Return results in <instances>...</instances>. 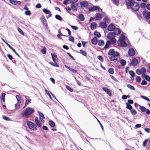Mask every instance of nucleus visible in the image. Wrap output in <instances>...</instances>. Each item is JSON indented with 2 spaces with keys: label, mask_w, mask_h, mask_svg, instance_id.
Returning <instances> with one entry per match:
<instances>
[{
  "label": "nucleus",
  "mask_w": 150,
  "mask_h": 150,
  "mask_svg": "<svg viewBox=\"0 0 150 150\" xmlns=\"http://www.w3.org/2000/svg\"><path fill=\"white\" fill-rule=\"evenodd\" d=\"M134 105L139 112L144 113V115L145 116L150 115V110L149 109L146 108L144 106L140 105L136 102L134 103Z\"/></svg>",
  "instance_id": "f257e3e1"
},
{
  "label": "nucleus",
  "mask_w": 150,
  "mask_h": 150,
  "mask_svg": "<svg viewBox=\"0 0 150 150\" xmlns=\"http://www.w3.org/2000/svg\"><path fill=\"white\" fill-rule=\"evenodd\" d=\"M35 112V110L33 108L28 107L21 112L20 115L23 117L27 118L29 115Z\"/></svg>",
  "instance_id": "f03ea898"
},
{
  "label": "nucleus",
  "mask_w": 150,
  "mask_h": 150,
  "mask_svg": "<svg viewBox=\"0 0 150 150\" xmlns=\"http://www.w3.org/2000/svg\"><path fill=\"white\" fill-rule=\"evenodd\" d=\"M27 125L29 128L31 130L35 131L38 129V127L36 125L31 121H28L27 122Z\"/></svg>",
  "instance_id": "7ed1b4c3"
},
{
  "label": "nucleus",
  "mask_w": 150,
  "mask_h": 150,
  "mask_svg": "<svg viewBox=\"0 0 150 150\" xmlns=\"http://www.w3.org/2000/svg\"><path fill=\"white\" fill-rule=\"evenodd\" d=\"M120 55L119 53L117 51L115 52V54L109 57V59L111 61L115 62L118 61V57Z\"/></svg>",
  "instance_id": "20e7f679"
},
{
  "label": "nucleus",
  "mask_w": 150,
  "mask_h": 150,
  "mask_svg": "<svg viewBox=\"0 0 150 150\" xmlns=\"http://www.w3.org/2000/svg\"><path fill=\"white\" fill-rule=\"evenodd\" d=\"M102 90L108 94L111 97L112 96V91L110 89H109L105 87H102Z\"/></svg>",
  "instance_id": "39448f33"
},
{
  "label": "nucleus",
  "mask_w": 150,
  "mask_h": 150,
  "mask_svg": "<svg viewBox=\"0 0 150 150\" xmlns=\"http://www.w3.org/2000/svg\"><path fill=\"white\" fill-rule=\"evenodd\" d=\"M100 10L101 11H102V10L99 6H94L89 9V11H99Z\"/></svg>",
  "instance_id": "423d86ee"
},
{
  "label": "nucleus",
  "mask_w": 150,
  "mask_h": 150,
  "mask_svg": "<svg viewBox=\"0 0 150 150\" xmlns=\"http://www.w3.org/2000/svg\"><path fill=\"white\" fill-rule=\"evenodd\" d=\"M131 8L134 11H137L139 9V6L138 4L136 2L131 7Z\"/></svg>",
  "instance_id": "0eeeda50"
},
{
  "label": "nucleus",
  "mask_w": 150,
  "mask_h": 150,
  "mask_svg": "<svg viewBox=\"0 0 150 150\" xmlns=\"http://www.w3.org/2000/svg\"><path fill=\"white\" fill-rule=\"evenodd\" d=\"M38 113L40 120L42 122H45V117L43 114L40 111H38Z\"/></svg>",
  "instance_id": "6e6552de"
},
{
  "label": "nucleus",
  "mask_w": 150,
  "mask_h": 150,
  "mask_svg": "<svg viewBox=\"0 0 150 150\" xmlns=\"http://www.w3.org/2000/svg\"><path fill=\"white\" fill-rule=\"evenodd\" d=\"M142 14L144 18L146 19H148L150 18V12L145 11L143 12Z\"/></svg>",
  "instance_id": "1a4fd4ad"
},
{
  "label": "nucleus",
  "mask_w": 150,
  "mask_h": 150,
  "mask_svg": "<svg viewBox=\"0 0 150 150\" xmlns=\"http://www.w3.org/2000/svg\"><path fill=\"white\" fill-rule=\"evenodd\" d=\"M9 2L11 4L16 6H19L21 4V2L15 0H10Z\"/></svg>",
  "instance_id": "9d476101"
},
{
  "label": "nucleus",
  "mask_w": 150,
  "mask_h": 150,
  "mask_svg": "<svg viewBox=\"0 0 150 150\" xmlns=\"http://www.w3.org/2000/svg\"><path fill=\"white\" fill-rule=\"evenodd\" d=\"M25 105L23 107V108L26 105L29 104L31 103V99L29 98V96H25Z\"/></svg>",
  "instance_id": "9b49d317"
},
{
  "label": "nucleus",
  "mask_w": 150,
  "mask_h": 150,
  "mask_svg": "<svg viewBox=\"0 0 150 150\" xmlns=\"http://www.w3.org/2000/svg\"><path fill=\"white\" fill-rule=\"evenodd\" d=\"M125 2L127 6L131 7L135 3V2L134 1V0H126Z\"/></svg>",
  "instance_id": "f8f14e48"
},
{
  "label": "nucleus",
  "mask_w": 150,
  "mask_h": 150,
  "mask_svg": "<svg viewBox=\"0 0 150 150\" xmlns=\"http://www.w3.org/2000/svg\"><path fill=\"white\" fill-rule=\"evenodd\" d=\"M115 28V25L113 23H111L108 26L107 29L108 31H113Z\"/></svg>",
  "instance_id": "ddd939ff"
},
{
  "label": "nucleus",
  "mask_w": 150,
  "mask_h": 150,
  "mask_svg": "<svg viewBox=\"0 0 150 150\" xmlns=\"http://www.w3.org/2000/svg\"><path fill=\"white\" fill-rule=\"evenodd\" d=\"M128 53L129 56H132L135 54V52L133 49L131 48L129 50Z\"/></svg>",
  "instance_id": "4468645a"
},
{
  "label": "nucleus",
  "mask_w": 150,
  "mask_h": 150,
  "mask_svg": "<svg viewBox=\"0 0 150 150\" xmlns=\"http://www.w3.org/2000/svg\"><path fill=\"white\" fill-rule=\"evenodd\" d=\"M138 63V60L136 58L133 59L132 61L131 64L133 66H135Z\"/></svg>",
  "instance_id": "2eb2a0df"
},
{
  "label": "nucleus",
  "mask_w": 150,
  "mask_h": 150,
  "mask_svg": "<svg viewBox=\"0 0 150 150\" xmlns=\"http://www.w3.org/2000/svg\"><path fill=\"white\" fill-rule=\"evenodd\" d=\"M6 95V94L4 93H2L1 94L0 96V99L1 100V102H2L3 103H5V97Z\"/></svg>",
  "instance_id": "dca6fc26"
},
{
  "label": "nucleus",
  "mask_w": 150,
  "mask_h": 150,
  "mask_svg": "<svg viewBox=\"0 0 150 150\" xmlns=\"http://www.w3.org/2000/svg\"><path fill=\"white\" fill-rule=\"evenodd\" d=\"M116 35L115 33L114 32H111L109 33L107 35V37L108 38H114Z\"/></svg>",
  "instance_id": "f3484780"
},
{
  "label": "nucleus",
  "mask_w": 150,
  "mask_h": 150,
  "mask_svg": "<svg viewBox=\"0 0 150 150\" xmlns=\"http://www.w3.org/2000/svg\"><path fill=\"white\" fill-rule=\"evenodd\" d=\"M107 26V25L105 22H100L99 24V27L103 29L106 28Z\"/></svg>",
  "instance_id": "a211bd4d"
},
{
  "label": "nucleus",
  "mask_w": 150,
  "mask_h": 150,
  "mask_svg": "<svg viewBox=\"0 0 150 150\" xmlns=\"http://www.w3.org/2000/svg\"><path fill=\"white\" fill-rule=\"evenodd\" d=\"M48 123L49 125L52 128L54 127L55 125V124L54 122L51 120H50L49 122Z\"/></svg>",
  "instance_id": "6ab92c4d"
},
{
  "label": "nucleus",
  "mask_w": 150,
  "mask_h": 150,
  "mask_svg": "<svg viewBox=\"0 0 150 150\" xmlns=\"http://www.w3.org/2000/svg\"><path fill=\"white\" fill-rule=\"evenodd\" d=\"M116 35H118L121 33V30L119 28H115L113 30Z\"/></svg>",
  "instance_id": "aec40b11"
},
{
  "label": "nucleus",
  "mask_w": 150,
  "mask_h": 150,
  "mask_svg": "<svg viewBox=\"0 0 150 150\" xmlns=\"http://www.w3.org/2000/svg\"><path fill=\"white\" fill-rule=\"evenodd\" d=\"M80 4L81 6L82 7H86L88 5V3L87 2L85 1H82L81 2Z\"/></svg>",
  "instance_id": "412c9836"
},
{
  "label": "nucleus",
  "mask_w": 150,
  "mask_h": 150,
  "mask_svg": "<svg viewBox=\"0 0 150 150\" xmlns=\"http://www.w3.org/2000/svg\"><path fill=\"white\" fill-rule=\"evenodd\" d=\"M102 18L101 15L99 13L96 14L95 18L96 20H100Z\"/></svg>",
  "instance_id": "4be33fe9"
},
{
  "label": "nucleus",
  "mask_w": 150,
  "mask_h": 150,
  "mask_svg": "<svg viewBox=\"0 0 150 150\" xmlns=\"http://www.w3.org/2000/svg\"><path fill=\"white\" fill-rule=\"evenodd\" d=\"M51 55L53 62H56L57 60L56 59L57 58V55L54 53H51Z\"/></svg>",
  "instance_id": "5701e85b"
},
{
  "label": "nucleus",
  "mask_w": 150,
  "mask_h": 150,
  "mask_svg": "<svg viewBox=\"0 0 150 150\" xmlns=\"http://www.w3.org/2000/svg\"><path fill=\"white\" fill-rule=\"evenodd\" d=\"M129 74L130 75L131 77V79L132 80L134 79V78L135 76V73L133 71L130 70L129 71Z\"/></svg>",
  "instance_id": "b1692460"
},
{
  "label": "nucleus",
  "mask_w": 150,
  "mask_h": 150,
  "mask_svg": "<svg viewBox=\"0 0 150 150\" xmlns=\"http://www.w3.org/2000/svg\"><path fill=\"white\" fill-rule=\"evenodd\" d=\"M92 43L94 45H96L98 42L97 38L96 37L93 38L91 40Z\"/></svg>",
  "instance_id": "393cba45"
},
{
  "label": "nucleus",
  "mask_w": 150,
  "mask_h": 150,
  "mask_svg": "<svg viewBox=\"0 0 150 150\" xmlns=\"http://www.w3.org/2000/svg\"><path fill=\"white\" fill-rule=\"evenodd\" d=\"M142 76L143 78H144L147 81H150V77L148 75H146L145 74H143Z\"/></svg>",
  "instance_id": "a878e982"
},
{
  "label": "nucleus",
  "mask_w": 150,
  "mask_h": 150,
  "mask_svg": "<svg viewBox=\"0 0 150 150\" xmlns=\"http://www.w3.org/2000/svg\"><path fill=\"white\" fill-rule=\"evenodd\" d=\"M115 53V52L114 50L113 49H111L108 51V55L111 56L113 55Z\"/></svg>",
  "instance_id": "bb28decb"
},
{
  "label": "nucleus",
  "mask_w": 150,
  "mask_h": 150,
  "mask_svg": "<svg viewBox=\"0 0 150 150\" xmlns=\"http://www.w3.org/2000/svg\"><path fill=\"white\" fill-rule=\"evenodd\" d=\"M97 24L95 22L92 23H91L90 28L92 30H93L96 28Z\"/></svg>",
  "instance_id": "cd10ccee"
},
{
  "label": "nucleus",
  "mask_w": 150,
  "mask_h": 150,
  "mask_svg": "<svg viewBox=\"0 0 150 150\" xmlns=\"http://www.w3.org/2000/svg\"><path fill=\"white\" fill-rule=\"evenodd\" d=\"M2 118L4 120H5L7 121H12L11 119L8 117L5 116L3 115H2Z\"/></svg>",
  "instance_id": "c85d7f7f"
},
{
  "label": "nucleus",
  "mask_w": 150,
  "mask_h": 150,
  "mask_svg": "<svg viewBox=\"0 0 150 150\" xmlns=\"http://www.w3.org/2000/svg\"><path fill=\"white\" fill-rule=\"evenodd\" d=\"M71 9L73 11H77V8L76 6L73 4H71L70 6Z\"/></svg>",
  "instance_id": "c756f323"
},
{
  "label": "nucleus",
  "mask_w": 150,
  "mask_h": 150,
  "mask_svg": "<svg viewBox=\"0 0 150 150\" xmlns=\"http://www.w3.org/2000/svg\"><path fill=\"white\" fill-rule=\"evenodd\" d=\"M35 124L37 126V127H40L42 125V123L40 122L39 120L34 122Z\"/></svg>",
  "instance_id": "7c9ffc66"
},
{
  "label": "nucleus",
  "mask_w": 150,
  "mask_h": 150,
  "mask_svg": "<svg viewBox=\"0 0 150 150\" xmlns=\"http://www.w3.org/2000/svg\"><path fill=\"white\" fill-rule=\"evenodd\" d=\"M120 43L121 46L126 47L127 46V44L125 40L120 41Z\"/></svg>",
  "instance_id": "2f4dec72"
},
{
  "label": "nucleus",
  "mask_w": 150,
  "mask_h": 150,
  "mask_svg": "<svg viewBox=\"0 0 150 150\" xmlns=\"http://www.w3.org/2000/svg\"><path fill=\"white\" fill-rule=\"evenodd\" d=\"M131 114L132 115H134L137 114V112L136 110L133 108L130 110Z\"/></svg>",
  "instance_id": "473e14b6"
},
{
  "label": "nucleus",
  "mask_w": 150,
  "mask_h": 150,
  "mask_svg": "<svg viewBox=\"0 0 150 150\" xmlns=\"http://www.w3.org/2000/svg\"><path fill=\"white\" fill-rule=\"evenodd\" d=\"M125 104L126 105V108L130 110L133 108L131 104H128V103H125Z\"/></svg>",
  "instance_id": "72a5a7b5"
},
{
  "label": "nucleus",
  "mask_w": 150,
  "mask_h": 150,
  "mask_svg": "<svg viewBox=\"0 0 150 150\" xmlns=\"http://www.w3.org/2000/svg\"><path fill=\"white\" fill-rule=\"evenodd\" d=\"M105 42L103 40H99L98 41V45L100 46L103 45H104Z\"/></svg>",
  "instance_id": "f704fd0d"
},
{
  "label": "nucleus",
  "mask_w": 150,
  "mask_h": 150,
  "mask_svg": "<svg viewBox=\"0 0 150 150\" xmlns=\"http://www.w3.org/2000/svg\"><path fill=\"white\" fill-rule=\"evenodd\" d=\"M125 36L123 34H121L120 36V37L119 38V40L120 41L125 40Z\"/></svg>",
  "instance_id": "c9c22d12"
},
{
  "label": "nucleus",
  "mask_w": 150,
  "mask_h": 150,
  "mask_svg": "<svg viewBox=\"0 0 150 150\" xmlns=\"http://www.w3.org/2000/svg\"><path fill=\"white\" fill-rule=\"evenodd\" d=\"M110 44V41H109V40L107 41L106 44L105 45L104 48L105 49H106L108 48L109 47Z\"/></svg>",
  "instance_id": "e433bc0d"
},
{
  "label": "nucleus",
  "mask_w": 150,
  "mask_h": 150,
  "mask_svg": "<svg viewBox=\"0 0 150 150\" xmlns=\"http://www.w3.org/2000/svg\"><path fill=\"white\" fill-rule=\"evenodd\" d=\"M140 97L141 98L145 100L150 102V99H149L148 97L142 95H140Z\"/></svg>",
  "instance_id": "4c0bfd02"
},
{
  "label": "nucleus",
  "mask_w": 150,
  "mask_h": 150,
  "mask_svg": "<svg viewBox=\"0 0 150 150\" xmlns=\"http://www.w3.org/2000/svg\"><path fill=\"white\" fill-rule=\"evenodd\" d=\"M120 63L122 66H124L126 64V62L125 60L123 59H122L120 60Z\"/></svg>",
  "instance_id": "58836bf2"
},
{
  "label": "nucleus",
  "mask_w": 150,
  "mask_h": 150,
  "mask_svg": "<svg viewBox=\"0 0 150 150\" xmlns=\"http://www.w3.org/2000/svg\"><path fill=\"white\" fill-rule=\"evenodd\" d=\"M79 19L81 21H84L85 18L83 14H81L79 15Z\"/></svg>",
  "instance_id": "ea45409f"
},
{
  "label": "nucleus",
  "mask_w": 150,
  "mask_h": 150,
  "mask_svg": "<svg viewBox=\"0 0 150 150\" xmlns=\"http://www.w3.org/2000/svg\"><path fill=\"white\" fill-rule=\"evenodd\" d=\"M41 20L44 25L46 23H47L46 20L44 16L41 18Z\"/></svg>",
  "instance_id": "a19ab883"
},
{
  "label": "nucleus",
  "mask_w": 150,
  "mask_h": 150,
  "mask_svg": "<svg viewBox=\"0 0 150 150\" xmlns=\"http://www.w3.org/2000/svg\"><path fill=\"white\" fill-rule=\"evenodd\" d=\"M103 21H104V22H105L106 23L109 22L110 21V19L108 16H106L104 18Z\"/></svg>",
  "instance_id": "79ce46f5"
},
{
  "label": "nucleus",
  "mask_w": 150,
  "mask_h": 150,
  "mask_svg": "<svg viewBox=\"0 0 150 150\" xmlns=\"http://www.w3.org/2000/svg\"><path fill=\"white\" fill-rule=\"evenodd\" d=\"M65 87L68 90V91H70L71 92H72L73 91V89L70 87L68 85H65Z\"/></svg>",
  "instance_id": "37998d69"
},
{
  "label": "nucleus",
  "mask_w": 150,
  "mask_h": 150,
  "mask_svg": "<svg viewBox=\"0 0 150 150\" xmlns=\"http://www.w3.org/2000/svg\"><path fill=\"white\" fill-rule=\"evenodd\" d=\"M16 98L17 99L18 103H21V98L20 96L18 95H16Z\"/></svg>",
  "instance_id": "c03bdc74"
},
{
  "label": "nucleus",
  "mask_w": 150,
  "mask_h": 150,
  "mask_svg": "<svg viewBox=\"0 0 150 150\" xmlns=\"http://www.w3.org/2000/svg\"><path fill=\"white\" fill-rule=\"evenodd\" d=\"M110 40V42H111V43L112 44H114L116 42V40L115 39V38H108Z\"/></svg>",
  "instance_id": "a18cd8bd"
},
{
  "label": "nucleus",
  "mask_w": 150,
  "mask_h": 150,
  "mask_svg": "<svg viewBox=\"0 0 150 150\" xmlns=\"http://www.w3.org/2000/svg\"><path fill=\"white\" fill-rule=\"evenodd\" d=\"M95 117L97 121H98V122L99 124L100 125L101 129L103 131L104 130V128H103V127L102 125V124L99 121V120L95 116Z\"/></svg>",
  "instance_id": "49530a36"
},
{
  "label": "nucleus",
  "mask_w": 150,
  "mask_h": 150,
  "mask_svg": "<svg viewBox=\"0 0 150 150\" xmlns=\"http://www.w3.org/2000/svg\"><path fill=\"white\" fill-rule=\"evenodd\" d=\"M55 18L59 21H61L62 19V17L59 15L57 14L55 16Z\"/></svg>",
  "instance_id": "de8ad7c7"
},
{
  "label": "nucleus",
  "mask_w": 150,
  "mask_h": 150,
  "mask_svg": "<svg viewBox=\"0 0 150 150\" xmlns=\"http://www.w3.org/2000/svg\"><path fill=\"white\" fill-rule=\"evenodd\" d=\"M94 34L95 35L97 36L98 37H100L101 36L100 33L96 31H95Z\"/></svg>",
  "instance_id": "09e8293b"
},
{
  "label": "nucleus",
  "mask_w": 150,
  "mask_h": 150,
  "mask_svg": "<svg viewBox=\"0 0 150 150\" xmlns=\"http://www.w3.org/2000/svg\"><path fill=\"white\" fill-rule=\"evenodd\" d=\"M127 86L131 90H135V87L132 85H127Z\"/></svg>",
  "instance_id": "8fccbe9b"
},
{
  "label": "nucleus",
  "mask_w": 150,
  "mask_h": 150,
  "mask_svg": "<svg viewBox=\"0 0 150 150\" xmlns=\"http://www.w3.org/2000/svg\"><path fill=\"white\" fill-rule=\"evenodd\" d=\"M49 63L53 66L57 67H59V65L56 63V62H54V63H53L52 62H50Z\"/></svg>",
  "instance_id": "3c124183"
},
{
  "label": "nucleus",
  "mask_w": 150,
  "mask_h": 150,
  "mask_svg": "<svg viewBox=\"0 0 150 150\" xmlns=\"http://www.w3.org/2000/svg\"><path fill=\"white\" fill-rule=\"evenodd\" d=\"M43 12L46 14H48L51 12L50 11L46 8H44L43 10Z\"/></svg>",
  "instance_id": "603ef678"
},
{
  "label": "nucleus",
  "mask_w": 150,
  "mask_h": 150,
  "mask_svg": "<svg viewBox=\"0 0 150 150\" xmlns=\"http://www.w3.org/2000/svg\"><path fill=\"white\" fill-rule=\"evenodd\" d=\"M79 53L84 56H86V53L85 51L80 50Z\"/></svg>",
  "instance_id": "864d4df0"
},
{
  "label": "nucleus",
  "mask_w": 150,
  "mask_h": 150,
  "mask_svg": "<svg viewBox=\"0 0 150 150\" xmlns=\"http://www.w3.org/2000/svg\"><path fill=\"white\" fill-rule=\"evenodd\" d=\"M41 52L44 54L46 53V48L45 47H44L41 50Z\"/></svg>",
  "instance_id": "5fc2aeb1"
},
{
  "label": "nucleus",
  "mask_w": 150,
  "mask_h": 150,
  "mask_svg": "<svg viewBox=\"0 0 150 150\" xmlns=\"http://www.w3.org/2000/svg\"><path fill=\"white\" fill-rule=\"evenodd\" d=\"M134 103L133 100L132 99H128L127 100V102L126 103H128V104H132Z\"/></svg>",
  "instance_id": "6e6d98bb"
},
{
  "label": "nucleus",
  "mask_w": 150,
  "mask_h": 150,
  "mask_svg": "<svg viewBox=\"0 0 150 150\" xmlns=\"http://www.w3.org/2000/svg\"><path fill=\"white\" fill-rule=\"evenodd\" d=\"M112 1L114 4L118 5V4L119 2V0H112Z\"/></svg>",
  "instance_id": "4d7b16f0"
},
{
  "label": "nucleus",
  "mask_w": 150,
  "mask_h": 150,
  "mask_svg": "<svg viewBox=\"0 0 150 150\" xmlns=\"http://www.w3.org/2000/svg\"><path fill=\"white\" fill-rule=\"evenodd\" d=\"M98 59L101 62H102L103 61V57L100 55L98 56L97 57Z\"/></svg>",
  "instance_id": "13d9d810"
},
{
  "label": "nucleus",
  "mask_w": 150,
  "mask_h": 150,
  "mask_svg": "<svg viewBox=\"0 0 150 150\" xmlns=\"http://www.w3.org/2000/svg\"><path fill=\"white\" fill-rule=\"evenodd\" d=\"M108 71L110 74H112L114 73L113 69L112 68H110L108 69Z\"/></svg>",
  "instance_id": "bf43d9fd"
},
{
  "label": "nucleus",
  "mask_w": 150,
  "mask_h": 150,
  "mask_svg": "<svg viewBox=\"0 0 150 150\" xmlns=\"http://www.w3.org/2000/svg\"><path fill=\"white\" fill-rule=\"evenodd\" d=\"M1 103L2 105L3 108L5 110H6L7 108H6V105H5V103H3V102H1Z\"/></svg>",
  "instance_id": "052dcab7"
},
{
  "label": "nucleus",
  "mask_w": 150,
  "mask_h": 150,
  "mask_svg": "<svg viewBox=\"0 0 150 150\" xmlns=\"http://www.w3.org/2000/svg\"><path fill=\"white\" fill-rule=\"evenodd\" d=\"M15 109H16L18 110L19 109L20 107V104L18 103H16L15 105Z\"/></svg>",
  "instance_id": "680f3d73"
},
{
  "label": "nucleus",
  "mask_w": 150,
  "mask_h": 150,
  "mask_svg": "<svg viewBox=\"0 0 150 150\" xmlns=\"http://www.w3.org/2000/svg\"><path fill=\"white\" fill-rule=\"evenodd\" d=\"M17 30H18V32L20 33L22 35H24V33H23V32L22 30L20 28H17Z\"/></svg>",
  "instance_id": "e2e57ef3"
},
{
  "label": "nucleus",
  "mask_w": 150,
  "mask_h": 150,
  "mask_svg": "<svg viewBox=\"0 0 150 150\" xmlns=\"http://www.w3.org/2000/svg\"><path fill=\"white\" fill-rule=\"evenodd\" d=\"M69 40L72 42H74V38L73 37L71 36H70L69 37Z\"/></svg>",
  "instance_id": "0e129e2a"
},
{
  "label": "nucleus",
  "mask_w": 150,
  "mask_h": 150,
  "mask_svg": "<svg viewBox=\"0 0 150 150\" xmlns=\"http://www.w3.org/2000/svg\"><path fill=\"white\" fill-rule=\"evenodd\" d=\"M42 129L44 130L48 131L49 130L48 127L45 125H43L42 127Z\"/></svg>",
  "instance_id": "69168bd1"
},
{
  "label": "nucleus",
  "mask_w": 150,
  "mask_h": 150,
  "mask_svg": "<svg viewBox=\"0 0 150 150\" xmlns=\"http://www.w3.org/2000/svg\"><path fill=\"white\" fill-rule=\"evenodd\" d=\"M146 6V4L144 3H142L140 5V7L142 8H145Z\"/></svg>",
  "instance_id": "338daca9"
},
{
  "label": "nucleus",
  "mask_w": 150,
  "mask_h": 150,
  "mask_svg": "<svg viewBox=\"0 0 150 150\" xmlns=\"http://www.w3.org/2000/svg\"><path fill=\"white\" fill-rule=\"evenodd\" d=\"M144 131L148 133H150V128H144Z\"/></svg>",
  "instance_id": "774afa93"
}]
</instances>
